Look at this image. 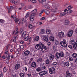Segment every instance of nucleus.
<instances>
[{
    "instance_id": "f8f14e48",
    "label": "nucleus",
    "mask_w": 77,
    "mask_h": 77,
    "mask_svg": "<svg viewBox=\"0 0 77 77\" xmlns=\"http://www.w3.org/2000/svg\"><path fill=\"white\" fill-rule=\"evenodd\" d=\"M20 64L17 63L15 67V69H16V70H17V69H18V68H20Z\"/></svg>"
},
{
    "instance_id": "680f3d73",
    "label": "nucleus",
    "mask_w": 77,
    "mask_h": 77,
    "mask_svg": "<svg viewBox=\"0 0 77 77\" xmlns=\"http://www.w3.org/2000/svg\"><path fill=\"white\" fill-rule=\"evenodd\" d=\"M5 55L6 54H9V52H8V51H6V52H5Z\"/></svg>"
},
{
    "instance_id": "dca6fc26",
    "label": "nucleus",
    "mask_w": 77,
    "mask_h": 77,
    "mask_svg": "<svg viewBox=\"0 0 77 77\" xmlns=\"http://www.w3.org/2000/svg\"><path fill=\"white\" fill-rule=\"evenodd\" d=\"M50 40L51 41L53 42L54 40V36H51L49 38Z\"/></svg>"
},
{
    "instance_id": "7ed1b4c3",
    "label": "nucleus",
    "mask_w": 77,
    "mask_h": 77,
    "mask_svg": "<svg viewBox=\"0 0 77 77\" xmlns=\"http://www.w3.org/2000/svg\"><path fill=\"white\" fill-rule=\"evenodd\" d=\"M47 72L46 71L44 70L42 71L40 73H39V75L41 77H42V76H43V75L47 74Z\"/></svg>"
},
{
    "instance_id": "a878e982",
    "label": "nucleus",
    "mask_w": 77,
    "mask_h": 77,
    "mask_svg": "<svg viewBox=\"0 0 77 77\" xmlns=\"http://www.w3.org/2000/svg\"><path fill=\"white\" fill-rule=\"evenodd\" d=\"M42 58H39L38 60H37V62L38 63L41 62L42 61Z\"/></svg>"
},
{
    "instance_id": "393cba45",
    "label": "nucleus",
    "mask_w": 77,
    "mask_h": 77,
    "mask_svg": "<svg viewBox=\"0 0 77 77\" xmlns=\"http://www.w3.org/2000/svg\"><path fill=\"white\" fill-rule=\"evenodd\" d=\"M72 75V74L71 73H69L68 74H67L66 77H71V76Z\"/></svg>"
},
{
    "instance_id": "c85d7f7f",
    "label": "nucleus",
    "mask_w": 77,
    "mask_h": 77,
    "mask_svg": "<svg viewBox=\"0 0 77 77\" xmlns=\"http://www.w3.org/2000/svg\"><path fill=\"white\" fill-rule=\"evenodd\" d=\"M26 32H24L22 34V37H24L26 35Z\"/></svg>"
},
{
    "instance_id": "0e129e2a",
    "label": "nucleus",
    "mask_w": 77,
    "mask_h": 77,
    "mask_svg": "<svg viewBox=\"0 0 77 77\" xmlns=\"http://www.w3.org/2000/svg\"><path fill=\"white\" fill-rule=\"evenodd\" d=\"M31 73H30V74H27V75H28V77H30V76H31Z\"/></svg>"
},
{
    "instance_id": "4be33fe9",
    "label": "nucleus",
    "mask_w": 77,
    "mask_h": 77,
    "mask_svg": "<svg viewBox=\"0 0 77 77\" xmlns=\"http://www.w3.org/2000/svg\"><path fill=\"white\" fill-rule=\"evenodd\" d=\"M70 44H71V45H73L74 44H75V42H74V40H72L70 42Z\"/></svg>"
},
{
    "instance_id": "09e8293b",
    "label": "nucleus",
    "mask_w": 77,
    "mask_h": 77,
    "mask_svg": "<svg viewBox=\"0 0 77 77\" xmlns=\"http://www.w3.org/2000/svg\"><path fill=\"white\" fill-rule=\"evenodd\" d=\"M32 3H36V0H33L32 1Z\"/></svg>"
},
{
    "instance_id": "39448f33",
    "label": "nucleus",
    "mask_w": 77,
    "mask_h": 77,
    "mask_svg": "<svg viewBox=\"0 0 77 77\" xmlns=\"http://www.w3.org/2000/svg\"><path fill=\"white\" fill-rule=\"evenodd\" d=\"M11 17L12 18H14L13 19L15 21V23H18V24L20 23V19H17L16 17H14V16H11Z\"/></svg>"
},
{
    "instance_id": "58836bf2",
    "label": "nucleus",
    "mask_w": 77,
    "mask_h": 77,
    "mask_svg": "<svg viewBox=\"0 0 77 77\" xmlns=\"http://www.w3.org/2000/svg\"><path fill=\"white\" fill-rule=\"evenodd\" d=\"M57 64V62H54V63H52V65H54V66H55V65H56Z\"/></svg>"
},
{
    "instance_id": "6ab92c4d",
    "label": "nucleus",
    "mask_w": 77,
    "mask_h": 77,
    "mask_svg": "<svg viewBox=\"0 0 77 77\" xmlns=\"http://www.w3.org/2000/svg\"><path fill=\"white\" fill-rule=\"evenodd\" d=\"M54 43H55L56 45H59V41L55 39L54 40Z\"/></svg>"
},
{
    "instance_id": "aec40b11",
    "label": "nucleus",
    "mask_w": 77,
    "mask_h": 77,
    "mask_svg": "<svg viewBox=\"0 0 77 77\" xmlns=\"http://www.w3.org/2000/svg\"><path fill=\"white\" fill-rule=\"evenodd\" d=\"M60 57H64V53L63 52L61 51L60 53Z\"/></svg>"
},
{
    "instance_id": "bf43d9fd",
    "label": "nucleus",
    "mask_w": 77,
    "mask_h": 77,
    "mask_svg": "<svg viewBox=\"0 0 77 77\" xmlns=\"http://www.w3.org/2000/svg\"><path fill=\"white\" fill-rule=\"evenodd\" d=\"M9 54H8L5 55V56H6V57H7V58H8V57H9Z\"/></svg>"
},
{
    "instance_id": "4d7b16f0",
    "label": "nucleus",
    "mask_w": 77,
    "mask_h": 77,
    "mask_svg": "<svg viewBox=\"0 0 77 77\" xmlns=\"http://www.w3.org/2000/svg\"><path fill=\"white\" fill-rule=\"evenodd\" d=\"M31 39H31V37H30L29 39V43H28V44H30V43L31 42Z\"/></svg>"
},
{
    "instance_id": "ea45409f",
    "label": "nucleus",
    "mask_w": 77,
    "mask_h": 77,
    "mask_svg": "<svg viewBox=\"0 0 77 77\" xmlns=\"http://www.w3.org/2000/svg\"><path fill=\"white\" fill-rule=\"evenodd\" d=\"M29 14H30V13L29 12L27 13L26 16H25L26 18H28V17H29Z\"/></svg>"
},
{
    "instance_id": "a211bd4d",
    "label": "nucleus",
    "mask_w": 77,
    "mask_h": 77,
    "mask_svg": "<svg viewBox=\"0 0 77 77\" xmlns=\"http://www.w3.org/2000/svg\"><path fill=\"white\" fill-rule=\"evenodd\" d=\"M39 39V36H37L34 38V40L35 41H38Z\"/></svg>"
},
{
    "instance_id": "774afa93",
    "label": "nucleus",
    "mask_w": 77,
    "mask_h": 77,
    "mask_svg": "<svg viewBox=\"0 0 77 77\" xmlns=\"http://www.w3.org/2000/svg\"><path fill=\"white\" fill-rule=\"evenodd\" d=\"M53 49L54 50H55V46H54L53 47Z\"/></svg>"
},
{
    "instance_id": "f704fd0d",
    "label": "nucleus",
    "mask_w": 77,
    "mask_h": 77,
    "mask_svg": "<svg viewBox=\"0 0 77 77\" xmlns=\"http://www.w3.org/2000/svg\"><path fill=\"white\" fill-rule=\"evenodd\" d=\"M28 27L29 29H32L33 27V26L30 24L29 25Z\"/></svg>"
},
{
    "instance_id": "f03ea898",
    "label": "nucleus",
    "mask_w": 77,
    "mask_h": 77,
    "mask_svg": "<svg viewBox=\"0 0 77 77\" xmlns=\"http://www.w3.org/2000/svg\"><path fill=\"white\" fill-rule=\"evenodd\" d=\"M42 44L41 43H40L39 44H37L35 46V48L36 50H39L40 48H41L42 47Z\"/></svg>"
},
{
    "instance_id": "ddd939ff",
    "label": "nucleus",
    "mask_w": 77,
    "mask_h": 77,
    "mask_svg": "<svg viewBox=\"0 0 77 77\" xmlns=\"http://www.w3.org/2000/svg\"><path fill=\"white\" fill-rule=\"evenodd\" d=\"M14 9V7L12 6H11L9 8H8V13H10V12H11V11H12V9Z\"/></svg>"
},
{
    "instance_id": "4c0bfd02",
    "label": "nucleus",
    "mask_w": 77,
    "mask_h": 77,
    "mask_svg": "<svg viewBox=\"0 0 77 77\" xmlns=\"http://www.w3.org/2000/svg\"><path fill=\"white\" fill-rule=\"evenodd\" d=\"M45 12L47 15H49L50 14V11L48 10H47Z\"/></svg>"
},
{
    "instance_id": "69168bd1",
    "label": "nucleus",
    "mask_w": 77,
    "mask_h": 77,
    "mask_svg": "<svg viewBox=\"0 0 77 77\" xmlns=\"http://www.w3.org/2000/svg\"><path fill=\"white\" fill-rule=\"evenodd\" d=\"M14 3L15 5H17L18 4V2L17 1H14Z\"/></svg>"
},
{
    "instance_id": "2eb2a0df",
    "label": "nucleus",
    "mask_w": 77,
    "mask_h": 77,
    "mask_svg": "<svg viewBox=\"0 0 77 77\" xmlns=\"http://www.w3.org/2000/svg\"><path fill=\"white\" fill-rule=\"evenodd\" d=\"M65 25H66V26H68L69 24V21H68V20H66L64 22Z\"/></svg>"
},
{
    "instance_id": "de8ad7c7",
    "label": "nucleus",
    "mask_w": 77,
    "mask_h": 77,
    "mask_svg": "<svg viewBox=\"0 0 77 77\" xmlns=\"http://www.w3.org/2000/svg\"><path fill=\"white\" fill-rule=\"evenodd\" d=\"M45 19V17H42V18L40 19V20L41 21H42V20H44Z\"/></svg>"
},
{
    "instance_id": "6e6d98bb",
    "label": "nucleus",
    "mask_w": 77,
    "mask_h": 77,
    "mask_svg": "<svg viewBox=\"0 0 77 77\" xmlns=\"http://www.w3.org/2000/svg\"><path fill=\"white\" fill-rule=\"evenodd\" d=\"M42 69H45V68H46V66H43L42 67Z\"/></svg>"
},
{
    "instance_id": "6e6552de",
    "label": "nucleus",
    "mask_w": 77,
    "mask_h": 77,
    "mask_svg": "<svg viewBox=\"0 0 77 77\" xmlns=\"http://www.w3.org/2000/svg\"><path fill=\"white\" fill-rule=\"evenodd\" d=\"M29 54H30V51L28 50L25 51L23 54L24 56H28Z\"/></svg>"
},
{
    "instance_id": "c9c22d12",
    "label": "nucleus",
    "mask_w": 77,
    "mask_h": 77,
    "mask_svg": "<svg viewBox=\"0 0 77 77\" xmlns=\"http://www.w3.org/2000/svg\"><path fill=\"white\" fill-rule=\"evenodd\" d=\"M61 65L63 67H65V66H66L65 64V63L63 62L61 63Z\"/></svg>"
},
{
    "instance_id": "9b49d317",
    "label": "nucleus",
    "mask_w": 77,
    "mask_h": 77,
    "mask_svg": "<svg viewBox=\"0 0 77 77\" xmlns=\"http://www.w3.org/2000/svg\"><path fill=\"white\" fill-rule=\"evenodd\" d=\"M32 67L33 68H35L36 66V64L35 62H32L31 64Z\"/></svg>"
},
{
    "instance_id": "37998d69",
    "label": "nucleus",
    "mask_w": 77,
    "mask_h": 77,
    "mask_svg": "<svg viewBox=\"0 0 77 77\" xmlns=\"http://www.w3.org/2000/svg\"><path fill=\"white\" fill-rule=\"evenodd\" d=\"M46 63L47 64H48L50 63V60L48 59H47L46 61Z\"/></svg>"
},
{
    "instance_id": "423d86ee",
    "label": "nucleus",
    "mask_w": 77,
    "mask_h": 77,
    "mask_svg": "<svg viewBox=\"0 0 77 77\" xmlns=\"http://www.w3.org/2000/svg\"><path fill=\"white\" fill-rule=\"evenodd\" d=\"M58 36L60 38H62V37H64L65 34H64V33L63 32L61 31L59 33Z\"/></svg>"
},
{
    "instance_id": "473e14b6",
    "label": "nucleus",
    "mask_w": 77,
    "mask_h": 77,
    "mask_svg": "<svg viewBox=\"0 0 77 77\" xmlns=\"http://www.w3.org/2000/svg\"><path fill=\"white\" fill-rule=\"evenodd\" d=\"M7 71V68L6 67H4L3 69V72H6V71Z\"/></svg>"
},
{
    "instance_id": "3c124183",
    "label": "nucleus",
    "mask_w": 77,
    "mask_h": 77,
    "mask_svg": "<svg viewBox=\"0 0 77 77\" xmlns=\"http://www.w3.org/2000/svg\"><path fill=\"white\" fill-rule=\"evenodd\" d=\"M4 20H2V19H0V23H4Z\"/></svg>"
},
{
    "instance_id": "5fc2aeb1",
    "label": "nucleus",
    "mask_w": 77,
    "mask_h": 77,
    "mask_svg": "<svg viewBox=\"0 0 77 77\" xmlns=\"http://www.w3.org/2000/svg\"><path fill=\"white\" fill-rule=\"evenodd\" d=\"M32 11H33V12H34V13H35V14H36V12H37V9H34Z\"/></svg>"
},
{
    "instance_id": "4468645a",
    "label": "nucleus",
    "mask_w": 77,
    "mask_h": 77,
    "mask_svg": "<svg viewBox=\"0 0 77 77\" xmlns=\"http://www.w3.org/2000/svg\"><path fill=\"white\" fill-rule=\"evenodd\" d=\"M49 57V59L50 60H54V55L52 54H51Z\"/></svg>"
},
{
    "instance_id": "5701e85b",
    "label": "nucleus",
    "mask_w": 77,
    "mask_h": 77,
    "mask_svg": "<svg viewBox=\"0 0 77 77\" xmlns=\"http://www.w3.org/2000/svg\"><path fill=\"white\" fill-rule=\"evenodd\" d=\"M66 14V13L65 12L60 13V16H65V15Z\"/></svg>"
},
{
    "instance_id": "864d4df0",
    "label": "nucleus",
    "mask_w": 77,
    "mask_h": 77,
    "mask_svg": "<svg viewBox=\"0 0 77 77\" xmlns=\"http://www.w3.org/2000/svg\"><path fill=\"white\" fill-rule=\"evenodd\" d=\"M72 6L70 5L67 7V8H68L69 9H71V8H72Z\"/></svg>"
},
{
    "instance_id": "b1692460",
    "label": "nucleus",
    "mask_w": 77,
    "mask_h": 77,
    "mask_svg": "<svg viewBox=\"0 0 77 77\" xmlns=\"http://www.w3.org/2000/svg\"><path fill=\"white\" fill-rule=\"evenodd\" d=\"M66 66H69V61H67L65 63Z\"/></svg>"
},
{
    "instance_id": "a18cd8bd",
    "label": "nucleus",
    "mask_w": 77,
    "mask_h": 77,
    "mask_svg": "<svg viewBox=\"0 0 77 77\" xmlns=\"http://www.w3.org/2000/svg\"><path fill=\"white\" fill-rule=\"evenodd\" d=\"M24 48V45H22L20 46V49H23Z\"/></svg>"
},
{
    "instance_id": "cd10ccee",
    "label": "nucleus",
    "mask_w": 77,
    "mask_h": 77,
    "mask_svg": "<svg viewBox=\"0 0 77 77\" xmlns=\"http://www.w3.org/2000/svg\"><path fill=\"white\" fill-rule=\"evenodd\" d=\"M41 71V67H38L36 69V71L37 72H39V71Z\"/></svg>"
},
{
    "instance_id": "0eeeda50",
    "label": "nucleus",
    "mask_w": 77,
    "mask_h": 77,
    "mask_svg": "<svg viewBox=\"0 0 77 77\" xmlns=\"http://www.w3.org/2000/svg\"><path fill=\"white\" fill-rule=\"evenodd\" d=\"M35 14V13L33 12V11H31L30 13V18H34Z\"/></svg>"
},
{
    "instance_id": "c756f323",
    "label": "nucleus",
    "mask_w": 77,
    "mask_h": 77,
    "mask_svg": "<svg viewBox=\"0 0 77 77\" xmlns=\"http://www.w3.org/2000/svg\"><path fill=\"white\" fill-rule=\"evenodd\" d=\"M20 75L21 77H24V73L20 72Z\"/></svg>"
},
{
    "instance_id": "e2e57ef3",
    "label": "nucleus",
    "mask_w": 77,
    "mask_h": 77,
    "mask_svg": "<svg viewBox=\"0 0 77 77\" xmlns=\"http://www.w3.org/2000/svg\"><path fill=\"white\" fill-rule=\"evenodd\" d=\"M46 33H50V30H47L46 31Z\"/></svg>"
},
{
    "instance_id": "8fccbe9b",
    "label": "nucleus",
    "mask_w": 77,
    "mask_h": 77,
    "mask_svg": "<svg viewBox=\"0 0 77 77\" xmlns=\"http://www.w3.org/2000/svg\"><path fill=\"white\" fill-rule=\"evenodd\" d=\"M73 47L75 49L76 48V47H77V45L75 44V43L73 45Z\"/></svg>"
},
{
    "instance_id": "79ce46f5",
    "label": "nucleus",
    "mask_w": 77,
    "mask_h": 77,
    "mask_svg": "<svg viewBox=\"0 0 77 77\" xmlns=\"http://www.w3.org/2000/svg\"><path fill=\"white\" fill-rule=\"evenodd\" d=\"M42 47H43V48L44 49V50H47V48L46 47V46H44V45L43 44H42Z\"/></svg>"
},
{
    "instance_id": "72a5a7b5",
    "label": "nucleus",
    "mask_w": 77,
    "mask_h": 77,
    "mask_svg": "<svg viewBox=\"0 0 77 77\" xmlns=\"http://www.w3.org/2000/svg\"><path fill=\"white\" fill-rule=\"evenodd\" d=\"M40 49L42 50V53H44V52L45 51V50H44L43 48V46H42V47H41V48H40Z\"/></svg>"
},
{
    "instance_id": "c03bdc74",
    "label": "nucleus",
    "mask_w": 77,
    "mask_h": 77,
    "mask_svg": "<svg viewBox=\"0 0 77 77\" xmlns=\"http://www.w3.org/2000/svg\"><path fill=\"white\" fill-rule=\"evenodd\" d=\"M44 32H45V30H44V29H42L41 30V31L40 32V33H42V34H43V33H44Z\"/></svg>"
},
{
    "instance_id": "f3484780",
    "label": "nucleus",
    "mask_w": 77,
    "mask_h": 77,
    "mask_svg": "<svg viewBox=\"0 0 77 77\" xmlns=\"http://www.w3.org/2000/svg\"><path fill=\"white\" fill-rule=\"evenodd\" d=\"M77 56V54L75 53H73V54H72V57L73 58H76Z\"/></svg>"
},
{
    "instance_id": "bb28decb",
    "label": "nucleus",
    "mask_w": 77,
    "mask_h": 77,
    "mask_svg": "<svg viewBox=\"0 0 77 77\" xmlns=\"http://www.w3.org/2000/svg\"><path fill=\"white\" fill-rule=\"evenodd\" d=\"M67 13H68V14H70L71 13H72V10H70V9H69L67 10Z\"/></svg>"
},
{
    "instance_id": "49530a36",
    "label": "nucleus",
    "mask_w": 77,
    "mask_h": 77,
    "mask_svg": "<svg viewBox=\"0 0 77 77\" xmlns=\"http://www.w3.org/2000/svg\"><path fill=\"white\" fill-rule=\"evenodd\" d=\"M9 45H10V44L7 45V46L5 50H7L8 49V48H9Z\"/></svg>"
},
{
    "instance_id": "f257e3e1",
    "label": "nucleus",
    "mask_w": 77,
    "mask_h": 77,
    "mask_svg": "<svg viewBox=\"0 0 77 77\" xmlns=\"http://www.w3.org/2000/svg\"><path fill=\"white\" fill-rule=\"evenodd\" d=\"M66 42V40H64L63 42H60V45L63 47H66L67 45Z\"/></svg>"
},
{
    "instance_id": "338daca9",
    "label": "nucleus",
    "mask_w": 77,
    "mask_h": 77,
    "mask_svg": "<svg viewBox=\"0 0 77 77\" xmlns=\"http://www.w3.org/2000/svg\"><path fill=\"white\" fill-rule=\"evenodd\" d=\"M68 47L70 48H72V46L71 45H69L68 46Z\"/></svg>"
},
{
    "instance_id": "2f4dec72",
    "label": "nucleus",
    "mask_w": 77,
    "mask_h": 77,
    "mask_svg": "<svg viewBox=\"0 0 77 77\" xmlns=\"http://www.w3.org/2000/svg\"><path fill=\"white\" fill-rule=\"evenodd\" d=\"M69 60L71 61V62H72L73 61V59L71 57H69Z\"/></svg>"
},
{
    "instance_id": "7c9ffc66",
    "label": "nucleus",
    "mask_w": 77,
    "mask_h": 77,
    "mask_svg": "<svg viewBox=\"0 0 77 77\" xmlns=\"http://www.w3.org/2000/svg\"><path fill=\"white\" fill-rule=\"evenodd\" d=\"M29 36H28L24 38V40L27 41H28V40H29Z\"/></svg>"
},
{
    "instance_id": "e433bc0d",
    "label": "nucleus",
    "mask_w": 77,
    "mask_h": 77,
    "mask_svg": "<svg viewBox=\"0 0 77 77\" xmlns=\"http://www.w3.org/2000/svg\"><path fill=\"white\" fill-rule=\"evenodd\" d=\"M54 15V14L52 13L49 16L50 18H52V17H53V16Z\"/></svg>"
},
{
    "instance_id": "a19ab883",
    "label": "nucleus",
    "mask_w": 77,
    "mask_h": 77,
    "mask_svg": "<svg viewBox=\"0 0 77 77\" xmlns=\"http://www.w3.org/2000/svg\"><path fill=\"white\" fill-rule=\"evenodd\" d=\"M22 23H25L26 22V20H25V18H23L22 19Z\"/></svg>"
},
{
    "instance_id": "603ef678",
    "label": "nucleus",
    "mask_w": 77,
    "mask_h": 77,
    "mask_svg": "<svg viewBox=\"0 0 77 77\" xmlns=\"http://www.w3.org/2000/svg\"><path fill=\"white\" fill-rule=\"evenodd\" d=\"M0 77H3V72H0Z\"/></svg>"
},
{
    "instance_id": "412c9836",
    "label": "nucleus",
    "mask_w": 77,
    "mask_h": 77,
    "mask_svg": "<svg viewBox=\"0 0 77 77\" xmlns=\"http://www.w3.org/2000/svg\"><path fill=\"white\" fill-rule=\"evenodd\" d=\"M44 39L46 42H48V38L47 37L45 36L44 38Z\"/></svg>"
},
{
    "instance_id": "052dcab7",
    "label": "nucleus",
    "mask_w": 77,
    "mask_h": 77,
    "mask_svg": "<svg viewBox=\"0 0 77 77\" xmlns=\"http://www.w3.org/2000/svg\"><path fill=\"white\" fill-rule=\"evenodd\" d=\"M23 32V29H21L20 31V33H22V32Z\"/></svg>"
},
{
    "instance_id": "9d476101",
    "label": "nucleus",
    "mask_w": 77,
    "mask_h": 77,
    "mask_svg": "<svg viewBox=\"0 0 77 77\" xmlns=\"http://www.w3.org/2000/svg\"><path fill=\"white\" fill-rule=\"evenodd\" d=\"M73 30H71L68 33V36L69 37H70L72 36V33H73Z\"/></svg>"
},
{
    "instance_id": "13d9d810",
    "label": "nucleus",
    "mask_w": 77,
    "mask_h": 77,
    "mask_svg": "<svg viewBox=\"0 0 77 77\" xmlns=\"http://www.w3.org/2000/svg\"><path fill=\"white\" fill-rule=\"evenodd\" d=\"M30 18V21H33L34 20H33V17H29Z\"/></svg>"
},
{
    "instance_id": "1a4fd4ad",
    "label": "nucleus",
    "mask_w": 77,
    "mask_h": 77,
    "mask_svg": "<svg viewBox=\"0 0 77 77\" xmlns=\"http://www.w3.org/2000/svg\"><path fill=\"white\" fill-rule=\"evenodd\" d=\"M55 57L56 59H59L60 57V53L59 52H57L55 54Z\"/></svg>"
},
{
    "instance_id": "20e7f679",
    "label": "nucleus",
    "mask_w": 77,
    "mask_h": 77,
    "mask_svg": "<svg viewBox=\"0 0 77 77\" xmlns=\"http://www.w3.org/2000/svg\"><path fill=\"white\" fill-rule=\"evenodd\" d=\"M55 71V68L54 67H52L49 69V72L50 74H52Z\"/></svg>"
}]
</instances>
